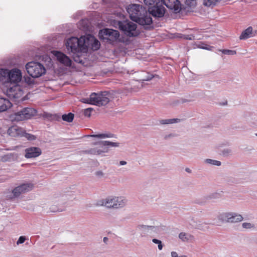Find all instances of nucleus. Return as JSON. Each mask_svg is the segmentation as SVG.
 Segmentation results:
<instances>
[{
	"instance_id": "f257e3e1",
	"label": "nucleus",
	"mask_w": 257,
	"mask_h": 257,
	"mask_svg": "<svg viewBox=\"0 0 257 257\" xmlns=\"http://www.w3.org/2000/svg\"><path fill=\"white\" fill-rule=\"evenodd\" d=\"M126 203L127 200L124 197L110 196L99 200L97 205L109 209H118L124 207Z\"/></svg>"
},
{
	"instance_id": "f03ea898",
	"label": "nucleus",
	"mask_w": 257,
	"mask_h": 257,
	"mask_svg": "<svg viewBox=\"0 0 257 257\" xmlns=\"http://www.w3.org/2000/svg\"><path fill=\"white\" fill-rule=\"evenodd\" d=\"M65 45L69 53L75 54L87 51L85 36L81 37L80 39L74 37H71L67 40Z\"/></svg>"
},
{
	"instance_id": "7ed1b4c3",
	"label": "nucleus",
	"mask_w": 257,
	"mask_h": 257,
	"mask_svg": "<svg viewBox=\"0 0 257 257\" xmlns=\"http://www.w3.org/2000/svg\"><path fill=\"white\" fill-rule=\"evenodd\" d=\"M109 95L107 92L92 93L89 97L84 98L81 101L85 103L95 105L98 106L106 105L109 101Z\"/></svg>"
},
{
	"instance_id": "20e7f679",
	"label": "nucleus",
	"mask_w": 257,
	"mask_h": 257,
	"mask_svg": "<svg viewBox=\"0 0 257 257\" xmlns=\"http://www.w3.org/2000/svg\"><path fill=\"white\" fill-rule=\"evenodd\" d=\"M113 24L116 28H119L126 35L130 37L137 36L140 34L139 31L137 29V24L133 22L128 21L114 20Z\"/></svg>"
},
{
	"instance_id": "39448f33",
	"label": "nucleus",
	"mask_w": 257,
	"mask_h": 257,
	"mask_svg": "<svg viewBox=\"0 0 257 257\" xmlns=\"http://www.w3.org/2000/svg\"><path fill=\"white\" fill-rule=\"evenodd\" d=\"M25 67L28 73L33 78H38L46 72L44 66L39 62H28Z\"/></svg>"
},
{
	"instance_id": "423d86ee",
	"label": "nucleus",
	"mask_w": 257,
	"mask_h": 257,
	"mask_svg": "<svg viewBox=\"0 0 257 257\" xmlns=\"http://www.w3.org/2000/svg\"><path fill=\"white\" fill-rule=\"evenodd\" d=\"M217 219L221 222L236 223L241 221L243 220V217L236 212H224L219 214Z\"/></svg>"
},
{
	"instance_id": "0eeeda50",
	"label": "nucleus",
	"mask_w": 257,
	"mask_h": 257,
	"mask_svg": "<svg viewBox=\"0 0 257 257\" xmlns=\"http://www.w3.org/2000/svg\"><path fill=\"white\" fill-rule=\"evenodd\" d=\"M98 35L100 39L106 40L109 43L116 41L119 37L118 31L108 28L100 30Z\"/></svg>"
},
{
	"instance_id": "6e6552de",
	"label": "nucleus",
	"mask_w": 257,
	"mask_h": 257,
	"mask_svg": "<svg viewBox=\"0 0 257 257\" xmlns=\"http://www.w3.org/2000/svg\"><path fill=\"white\" fill-rule=\"evenodd\" d=\"M126 11L133 21H136L143 13H146V10L142 6L137 4L130 5Z\"/></svg>"
},
{
	"instance_id": "1a4fd4ad",
	"label": "nucleus",
	"mask_w": 257,
	"mask_h": 257,
	"mask_svg": "<svg viewBox=\"0 0 257 257\" xmlns=\"http://www.w3.org/2000/svg\"><path fill=\"white\" fill-rule=\"evenodd\" d=\"M34 185L32 183H23L14 188L12 191V196H10L11 199L18 198L21 194L30 191L32 190Z\"/></svg>"
},
{
	"instance_id": "9d476101",
	"label": "nucleus",
	"mask_w": 257,
	"mask_h": 257,
	"mask_svg": "<svg viewBox=\"0 0 257 257\" xmlns=\"http://www.w3.org/2000/svg\"><path fill=\"white\" fill-rule=\"evenodd\" d=\"M37 110L33 108L26 107L15 114V119L17 121H21L24 119L31 118L35 115Z\"/></svg>"
},
{
	"instance_id": "9b49d317",
	"label": "nucleus",
	"mask_w": 257,
	"mask_h": 257,
	"mask_svg": "<svg viewBox=\"0 0 257 257\" xmlns=\"http://www.w3.org/2000/svg\"><path fill=\"white\" fill-rule=\"evenodd\" d=\"M150 14H151L155 18H162L164 16L166 9L160 3L151 7L148 9Z\"/></svg>"
},
{
	"instance_id": "f8f14e48",
	"label": "nucleus",
	"mask_w": 257,
	"mask_h": 257,
	"mask_svg": "<svg viewBox=\"0 0 257 257\" xmlns=\"http://www.w3.org/2000/svg\"><path fill=\"white\" fill-rule=\"evenodd\" d=\"M163 3L169 9L176 13L179 12L182 9V4L179 0H161Z\"/></svg>"
},
{
	"instance_id": "ddd939ff",
	"label": "nucleus",
	"mask_w": 257,
	"mask_h": 257,
	"mask_svg": "<svg viewBox=\"0 0 257 257\" xmlns=\"http://www.w3.org/2000/svg\"><path fill=\"white\" fill-rule=\"evenodd\" d=\"M22 78V72L17 68H13L10 70L8 81L11 83L17 84L20 82Z\"/></svg>"
},
{
	"instance_id": "4468645a",
	"label": "nucleus",
	"mask_w": 257,
	"mask_h": 257,
	"mask_svg": "<svg viewBox=\"0 0 257 257\" xmlns=\"http://www.w3.org/2000/svg\"><path fill=\"white\" fill-rule=\"evenodd\" d=\"M7 95L10 98H20L23 95V91L19 85H15L7 90Z\"/></svg>"
},
{
	"instance_id": "2eb2a0df",
	"label": "nucleus",
	"mask_w": 257,
	"mask_h": 257,
	"mask_svg": "<svg viewBox=\"0 0 257 257\" xmlns=\"http://www.w3.org/2000/svg\"><path fill=\"white\" fill-rule=\"evenodd\" d=\"M98 143L96 142L93 144L94 145L97 146L96 147L87 149L85 151V153L90 155H99L103 153L108 152V148L107 147L101 146L100 145H98Z\"/></svg>"
},
{
	"instance_id": "dca6fc26",
	"label": "nucleus",
	"mask_w": 257,
	"mask_h": 257,
	"mask_svg": "<svg viewBox=\"0 0 257 257\" xmlns=\"http://www.w3.org/2000/svg\"><path fill=\"white\" fill-rule=\"evenodd\" d=\"M53 54L61 64L68 67L71 65V59L64 53L59 51H53Z\"/></svg>"
},
{
	"instance_id": "f3484780",
	"label": "nucleus",
	"mask_w": 257,
	"mask_h": 257,
	"mask_svg": "<svg viewBox=\"0 0 257 257\" xmlns=\"http://www.w3.org/2000/svg\"><path fill=\"white\" fill-rule=\"evenodd\" d=\"M135 22L141 25L146 27V28H148L149 26L152 24V19L150 14L148 15L146 12V13H143L142 15L139 17Z\"/></svg>"
},
{
	"instance_id": "a211bd4d",
	"label": "nucleus",
	"mask_w": 257,
	"mask_h": 257,
	"mask_svg": "<svg viewBox=\"0 0 257 257\" xmlns=\"http://www.w3.org/2000/svg\"><path fill=\"white\" fill-rule=\"evenodd\" d=\"M86 49L88 47L91 46L94 50H98L100 47L99 42L92 35H88L85 36Z\"/></svg>"
},
{
	"instance_id": "6ab92c4d",
	"label": "nucleus",
	"mask_w": 257,
	"mask_h": 257,
	"mask_svg": "<svg viewBox=\"0 0 257 257\" xmlns=\"http://www.w3.org/2000/svg\"><path fill=\"white\" fill-rule=\"evenodd\" d=\"M25 157L26 158H36L39 156L42 151L40 148L38 147H30L25 149Z\"/></svg>"
},
{
	"instance_id": "aec40b11",
	"label": "nucleus",
	"mask_w": 257,
	"mask_h": 257,
	"mask_svg": "<svg viewBox=\"0 0 257 257\" xmlns=\"http://www.w3.org/2000/svg\"><path fill=\"white\" fill-rule=\"evenodd\" d=\"M23 130L18 126H12L8 130V134L12 137H22Z\"/></svg>"
},
{
	"instance_id": "412c9836",
	"label": "nucleus",
	"mask_w": 257,
	"mask_h": 257,
	"mask_svg": "<svg viewBox=\"0 0 257 257\" xmlns=\"http://www.w3.org/2000/svg\"><path fill=\"white\" fill-rule=\"evenodd\" d=\"M12 106V103L9 100L0 98V112H4L8 110Z\"/></svg>"
},
{
	"instance_id": "4be33fe9",
	"label": "nucleus",
	"mask_w": 257,
	"mask_h": 257,
	"mask_svg": "<svg viewBox=\"0 0 257 257\" xmlns=\"http://www.w3.org/2000/svg\"><path fill=\"white\" fill-rule=\"evenodd\" d=\"M254 35L255 34L253 32L252 28L249 27L242 32L239 38L241 40H245L250 37H253Z\"/></svg>"
},
{
	"instance_id": "5701e85b",
	"label": "nucleus",
	"mask_w": 257,
	"mask_h": 257,
	"mask_svg": "<svg viewBox=\"0 0 257 257\" xmlns=\"http://www.w3.org/2000/svg\"><path fill=\"white\" fill-rule=\"evenodd\" d=\"M64 203L61 202L58 203L57 204L52 205L50 207V210L52 212H62L65 210V207L63 205Z\"/></svg>"
},
{
	"instance_id": "b1692460",
	"label": "nucleus",
	"mask_w": 257,
	"mask_h": 257,
	"mask_svg": "<svg viewBox=\"0 0 257 257\" xmlns=\"http://www.w3.org/2000/svg\"><path fill=\"white\" fill-rule=\"evenodd\" d=\"M98 145H100L101 146L103 147H106L107 146L118 147L119 146V143H114L107 141L98 142Z\"/></svg>"
},
{
	"instance_id": "393cba45",
	"label": "nucleus",
	"mask_w": 257,
	"mask_h": 257,
	"mask_svg": "<svg viewBox=\"0 0 257 257\" xmlns=\"http://www.w3.org/2000/svg\"><path fill=\"white\" fill-rule=\"evenodd\" d=\"M179 238L183 241H188L193 238V236L185 232H181L179 234Z\"/></svg>"
},
{
	"instance_id": "a878e982",
	"label": "nucleus",
	"mask_w": 257,
	"mask_h": 257,
	"mask_svg": "<svg viewBox=\"0 0 257 257\" xmlns=\"http://www.w3.org/2000/svg\"><path fill=\"white\" fill-rule=\"evenodd\" d=\"M180 121L179 119L178 118H172V119H162L160 121V122L162 124H168L177 123Z\"/></svg>"
},
{
	"instance_id": "bb28decb",
	"label": "nucleus",
	"mask_w": 257,
	"mask_h": 257,
	"mask_svg": "<svg viewBox=\"0 0 257 257\" xmlns=\"http://www.w3.org/2000/svg\"><path fill=\"white\" fill-rule=\"evenodd\" d=\"M220 0H203V4L207 7H213Z\"/></svg>"
},
{
	"instance_id": "cd10ccee",
	"label": "nucleus",
	"mask_w": 257,
	"mask_h": 257,
	"mask_svg": "<svg viewBox=\"0 0 257 257\" xmlns=\"http://www.w3.org/2000/svg\"><path fill=\"white\" fill-rule=\"evenodd\" d=\"M83 52H77L76 53L73 54V59L74 61L78 63H83L84 61L81 58L82 53Z\"/></svg>"
},
{
	"instance_id": "c85d7f7f",
	"label": "nucleus",
	"mask_w": 257,
	"mask_h": 257,
	"mask_svg": "<svg viewBox=\"0 0 257 257\" xmlns=\"http://www.w3.org/2000/svg\"><path fill=\"white\" fill-rule=\"evenodd\" d=\"M62 118L64 121L70 122H72L74 118V114L71 112L68 114H65L62 115Z\"/></svg>"
},
{
	"instance_id": "c756f323",
	"label": "nucleus",
	"mask_w": 257,
	"mask_h": 257,
	"mask_svg": "<svg viewBox=\"0 0 257 257\" xmlns=\"http://www.w3.org/2000/svg\"><path fill=\"white\" fill-rule=\"evenodd\" d=\"M150 226L149 225H139L137 228L138 230L144 232V233H151V231H150Z\"/></svg>"
},
{
	"instance_id": "7c9ffc66",
	"label": "nucleus",
	"mask_w": 257,
	"mask_h": 257,
	"mask_svg": "<svg viewBox=\"0 0 257 257\" xmlns=\"http://www.w3.org/2000/svg\"><path fill=\"white\" fill-rule=\"evenodd\" d=\"M204 162L205 164H210L211 165L216 166H220L221 164V162L217 160H212L211 159H206L204 160Z\"/></svg>"
},
{
	"instance_id": "2f4dec72",
	"label": "nucleus",
	"mask_w": 257,
	"mask_h": 257,
	"mask_svg": "<svg viewBox=\"0 0 257 257\" xmlns=\"http://www.w3.org/2000/svg\"><path fill=\"white\" fill-rule=\"evenodd\" d=\"M10 70L0 69V80H3V78H9Z\"/></svg>"
},
{
	"instance_id": "473e14b6",
	"label": "nucleus",
	"mask_w": 257,
	"mask_h": 257,
	"mask_svg": "<svg viewBox=\"0 0 257 257\" xmlns=\"http://www.w3.org/2000/svg\"><path fill=\"white\" fill-rule=\"evenodd\" d=\"M144 4L149 7L160 3V0H144Z\"/></svg>"
},
{
	"instance_id": "72a5a7b5",
	"label": "nucleus",
	"mask_w": 257,
	"mask_h": 257,
	"mask_svg": "<svg viewBox=\"0 0 257 257\" xmlns=\"http://www.w3.org/2000/svg\"><path fill=\"white\" fill-rule=\"evenodd\" d=\"M87 137L103 139L106 138H111L112 137V135L111 134H101L98 135H88L87 136Z\"/></svg>"
},
{
	"instance_id": "f704fd0d",
	"label": "nucleus",
	"mask_w": 257,
	"mask_h": 257,
	"mask_svg": "<svg viewBox=\"0 0 257 257\" xmlns=\"http://www.w3.org/2000/svg\"><path fill=\"white\" fill-rule=\"evenodd\" d=\"M161 231V227L159 226H150V231H151V233L150 234H153V233H160Z\"/></svg>"
},
{
	"instance_id": "c9c22d12",
	"label": "nucleus",
	"mask_w": 257,
	"mask_h": 257,
	"mask_svg": "<svg viewBox=\"0 0 257 257\" xmlns=\"http://www.w3.org/2000/svg\"><path fill=\"white\" fill-rule=\"evenodd\" d=\"M22 137H24L28 140L31 141L35 140L36 139V137L35 136L27 133L24 131H23Z\"/></svg>"
},
{
	"instance_id": "e433bc0d",
	"label": "nucleus",
	"mask_w": 257,
	"mask_h": 257,
	"mask_svg": "<svg viewBox=\"0 0 257 257\" xmlns=\"http://www.w3.org/2000/svg\"><path fill=\"white\" fill-rule=\"evenodd\" d=\"M221 51L223 54H225V55H233L236 54V52L234 50L224 49V50H222Z\"/></svg>"
},
{
	"instance_id": "4c0bfd02",
	"label": "nucleus",
	"mask_w": 257,
	"mask_h": 257,
	"mask_svg": "<svg viewBox=\"0 0 257 257\" xmlns=\"http://www.w3.org/2000/svg\"><path fill=\"white\" fill-rule=\"evenodd\" d=\"M220 197V194L218 193H213L207 196V199H217Z\"/></svg>"
},
{
	"instance_id": "58836bf2",
	"label": "nucleus",
	"mask_w": 257,
	"mask_h": 257,
	"mask_svg": "<svg viewBox=\"0 0 257 257\" xmlns=\"http://www.w3.org/2000/svg\"><path fill=\"white\" fill-rule=\"evenodd\" d=\"M242 226L245 229H250L254 227V225L250 223L244 222L242 224Z\"/></svg>"
},
{
	"instance_id": "ea45409f",
	"label": "nucleus",
	"mask_w": 257,
	"mask_h": 257,
	"mask_svg": "<svg viewBox=\"0 0 257 257\" xmlns=\"http://www.w3.org/2000/svg\"><path fill=\"white\" fill-rule=\"evenodd\" d=\"M43 116L45 118H47L50 119H53L56 118V115H53L52 114L49 113H44Z\"/></svg>"
},
{
	"instance_id": "a19ab883",
	"label": "nucleus",
	"mask_w": 257,
	"mask_h": 257,
	"mask_svg": "<svg viewBox=\"0 0 257 257\" xmlns=\"http://www.w3.org/2000/svg\"><path fill=\"white\" fill-rule=\"evenodd\" d=\"M93 110L92 108H88L84 110V115L86 116L89 117L91 115V112Z\"/></svg>"
},
{
	"instance_id": "79ce46f5",
	"label": "nucleus",
	"mask_w": 257,
	"mask_h": 257,
	"mask_svg": "<svg viewBox=\"0 0 257 257\" xmlns=\"http://www.w3.org/2000/svg\"><path fill=\"white\" fill-rule=\"evenodd\" d=\"M26 236H21L19 238L18 240L17 241V244L19 245L20 244L23 243L25 242V241L26 240Z\"/></svg>"
},
{
	"instance_id": "37998d69",
	"label": "nucleus",
	"mask_w": 257,
	"mask_h": 257,
	"mask_svg": "<svg viewBox=\"0 0 257 257\" xmlns=\"http://www.w3.org/2000/svg\"><path fill=\"white\" fill-rule=\"evenodd\" d=\"M184 38L186 40H192L195 39V36L193 34L185 35Z\"/></svg>"
},
{
	"instance_id": "c03bdc74",
	"label": "nucleus",
	"mask_w": 257,
	"mask_h": 257,
	"mask_svg": "<svg viewBox=\"0 0 257 257\" xmlns=\"http://www.w3.org/2000/svg\"><path fill=\"white\" fill-rule=\"evenodd\" d=\"M231 154V150L229 149H225L222 151V154L224 156H227Z\"/></svg>"
},
{
	"instance_id": "a18cd8bd",
	"label": "nucleus",
	"mask_w": 257,
	"mask_h": 257,
	"mask_svg": "<svg viewBox=\"0 0 257 257\" xmlns=\"http://www.w3.org/2000/svg\"><path fill=\"white\" fill-rule=\"evenodd\" d=\"M25 81L28 84H31L33 83V79L30 77H24Z\"/></svg>"
},
{
	"instance_id": "49530a36",
	"label": "nucleus",
	"mask_w": 257,
	"mask_h": 257,
	"mask_svg": "<svg viewBox=\"0 0 257 257\" xmlns=\"http://www.w3.org/2000/svg\"><path fill=\"white\" fill-rule=\"evenodd\" d=\"M95 174L99 178H101L104 176V173L102 171H97L95 173Z\"/></svg>"
},
{
	"instance_id": "de8ad7c7",
	"label": "nucleus",
	"mask_w": 257,
	"mask_h": 257,
	"mask_svg": "<svg viewBox=\"0 0 257 257\" xmlns=\"http://www.w3.org/2000/svg\"><path fill=\"white\" fill-rule=\"evenodd\" d=\"M153 75L152 74H148L146 78L143 79L144 81H149L152 79Z\"/></svg>"
},
{
	"instance_id": "09e8293b",
	"label": "nucleus",
	"mask_w": 257,
	"mask_h": 257,
	"mask_svg": "<svg viewBox=\"0 0 257 257\" xmlns=\"http://www.w3.org/2000/svg\"><path fill=\"white\" fill-rule=\"evenodd\" d=\"M196 228L202 230H205V228L202 225V224H199L198 225H197Z\"/></svg>"
},
{
	"instance_id": "8fccbe9b",
	"label": "nucleus",
	"mask_w": 257,
	"mask_h": 257,
	"mask_svg": "<svg viewBox=\"0 0 257 257\" xmlns=\"http://www.w3.org/2000/svg\"><path fill=\"white\" fill-rule=\"evenodd\" d=\"M152 242H154V243H156V244H160V243L162 242L161 240H159V239H156V238H154L152 239Z\"/></svg>"
},
{
	"instance_id": "3c124183",
	"label": "nucleus",
	"mask_w": 257,
	"mask_h": 257,
	"mask_svg": "<svg viewBox=\"0 0 257 257\" xmlns=\"http://www.w3.org/2000/svg\"><path fill=\"white\" fill-rule=\"evenodd\" d=\"M171 254L172 257H178L179 256L177 252L176 251H172Z\"/></svg>"
},
{
	"instance_id": "603ef678",
	"label": "nucleus",
	"mask_w": 257,
	"mask_h": 257,
	"mask_svg": "<svg viewBox=\"0 0 257 257\" xmlns=\"http://www.w3.org/2000/svg\"><path fill=\"white\" fill-rule=\"evenodd\" d=\"M127 162L125 161H120L119 162V166H124L126 165Z\"/></svg>"
},
{
	"instance_id": "864d4df0",
	"label": "nucleus",
	"mask_w": 257,
	"mask_h": 257,
	"mask_svg": "<svg viewBox=\"0 0 257 257\" xmlns=\"http://www.w3.org/2000/svg\"><path fill=\"white\" fill-rule=\"evenodd\" d=\"M163 245L162 243V242L160 243V244H158V248L159 250H162L163 248Z\"/></svg>"
},
{
	"instance_id": "5fc2aeb1",
	"label": "nucleus",
	"mask_w": 257,
	"mask_h": 257,
	"mask_svg": "<svg viewBox=\"0 0 257 257\" xmlns=\"http://www.w3.org/2000/svg\"><path fill=\"white\" fill-rule=\"evenodd\" d=\"M107 240H108V238H107V237H104L103 238V241H104V242H106L107 241Z\"/></svg>"
},
{
	"instance_id": "6e6d98bb",
	"label": "nucleus",
	"mask_w": 257,
	"mask_h": 257,
	"mask_svg": "<svg viewBox=\"0 0 257 257\" xmlns=\"http://www.w3.org/2000/svg\"><path fill=\"white\" fill-rule=\"evenodd\" d=\"M186 171L187 172H189V173H190L191 172V170H190V169L189 168H186L185 169Z\"/></svg>"
},
{
	"instance_id": "4d7b16f0",
	"label": "nucleus",
	"mask_w": 257,
	"mask_h": 257,
	"mask_svg": "<svg viewBox=\"0 0 257 257\" xmlns=\"http://www.w3.org/2000/svg\"><path fill=\"white\" fill-rule=\"evenodd\" d=\"M178 257H188V256L186 255H179Z\"/></svg>"
},
{
	"instance_id": "13d9d810",
	"label": "nucleus",
	"mask_w": 257,
	"mask_h": 257,
	"mask_svg": "<svg viewBox=\"0 0 257 257\" xmlns=\"http://www.w3.org/2000/svg\"><path fill=\"white\" fill-rule=\"evenodd\" d=\"M201 48L202 49H207L208 48H207V47H201Z\"/></svg>"
}]
</instances>
